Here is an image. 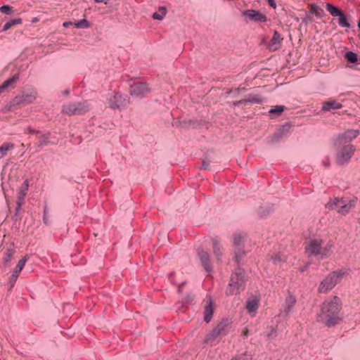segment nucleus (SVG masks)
I'll return each instance as SVG.
<instances>
[{"instance_id": "7", "label": "nucleus", "mask_w": 360, "mask_h": 360, "mask_svg": "<svg viewBox=\"0 0 360 360\" xmlns=\"http://www.w3.org/2000/svg\"><path fill=\"white\" fill-rule=\"evenodd\" d=\"M129 94L136 98H142L150 92L151 89L147 83L139 81H133L129 84Z\"/></svg>"}, {"instance_id": "24", "label": "nucleus", "mask_w": 360, "mask_h": 360, "mask_svg": "<svg viewBox=\"0 0 360 360\" xmlns=\"http://www.w3.org/2000/svg\"><path fill=\"white\" fill-rule=\"evenodd\" d=\"M30 256L28 255H25L22 259H20L14 269L12 271V274L19 276L20 271L22 270L25 266L26 262L29 259Z\"/></svg>"}, {"instance_id": "40", "label": "nucleus", "mask_w": 360, "mask_h": 360, "mask_svg": "<svg viewBox=\"0 0 360 360\" xmlns=\"http://www.w3.org/2000/svg\"><path fill=\"white\" fill-rule=\"evenodd\" d=\"M310 13L311 14H314L316 16H319L321 15V12H323V10L317 5L312 4H310Z\"/></svg>"}, {"instance_id": "46", "label": "nucleus", "mask_w": 360, "mask_h": 360, "mask_svg": "<svg viewBox=\"0 0 360 360\" xmlns=\"http://www.w3.org/2000/svg\"><path fill=\"white\" fill-rule=\"evenodd\" d=\"M243 238L240 234L236 235L233 238V243L237 246H240L242 244Z\"/></svg>"}, {"instance_id": "14", "label": "nucleus", "mask_w": 360, "mask_h": 360, "mask_svg": "<svg viewBox=\"0 0 360 360\" xmlns=\"http://www.w3.org/2000/svg\"><path fill=\"white\" fill-rule=\"evenodd\" d=\"M29 188V181L27 179L25 180L21 186L19 188L18 191V199H17V212H20L23 204L25 196L27 194V191Z\"/></svg>"}, {"instance_id": "30", "label": "nucleus", "mask_w": 360, "mask_h": 360, "mask_svg": "<svg viewBox=\"0 0 360 360\" xmlns=\"http://www.w3.org/2000/svg\"><path fill=\"white\" fill-rule=\"evenodd\" d=\"M221 335L215 328L207 335L204 342L205 344H210L213 342L218 336Z\"/></svg>"}, {"instance_id": "33", "label": "nucleus", "mask_w": 360, "mask_h": 360, "mask_svg": "<svg viewBox=\"0 0 360 360\" xmlns=\"http://www.w3.org/2000/svg\"><path fill=\"white\" fill-rule=\"evenodd\" d=\"M252 355L249 352H245L241 354H236L234 356L232 357L231 360H252Z\"/></svg>"}, {"instance_id": "1", "label": "nucleus", "mask_w": 360, "mask_h": 360, "mask_svg": "<svg viewBox=\"0 0 360 360\" xmlns=\"http://www.w3.org/2000/svg\"><path fill=\"white\" fill-rule=\"evenodd\" d=\"M360 134L358 129H348L338 134L334 139L335 161L339 166L347 165L355 152V147L351 142Z\"/></svg>"}, {"instance_id": "17", "label": "nucleus", "mask_w": 360, "mask_h": 360, "mask_svg": "<svg viewBox=\"0 0 360 360\" xmlns=\"http://www.w3.org/2000/svg\"><path fill=\"white\" fill-rule=\"evenodd\" d=\"M213 253L218 262H221L224 255V248L220 245L217 238H212Z\"/></svg>"}, {"instance_id": "37", "label": "nucleus", "mask_w": 360, "mask_h": 360, "mask_svg": "<svg viewBox=\"0 0 360 360\" xmlns=\"http://www.w3.org/2000/svg\"><path fill=\"white\" fill-rule=\"evenodd\" d=\"M346 60L350 63H355L358 61V56L353 51H348L345 56Z\"/></svg>"}, {"instance_id": "53", "label": "nucleus", "mask_w": 360, "mask_h": 360, "mask_svg": "<svg viewBox=\"0 0 360 360\" xmlns=\"http://www.w3.org/2000/svg\"><path fill=\"white\" fill-rule=\"evenodd\" d=\"M309 264H310V263H307L305 266H302V267H300V271L301 272L304 271L308 268V266H309Z\"/></svg>"}, {"instance_id": "45", "label": "nucleus", "mask_w": 360, "mask_h": 360, "mask_svg": "<svg viewBox=\"0 0 360 360\" xmlns=\"http://www.w3.org/2000/svg\"><path fill=\"white\" fill-rule=\"evenodd\" d=\"M240 91H245L246 89L245 87H243V88L239 87V88L235 89L233 90H231L229 91V94H231L233 97H237V96H238Z\"/></svg>"}, {"instance_id": "57", "label": "nucleus", "mask_w": 360, "mask_h": 360, "mask_svg": "<svg viewBox=\"0 0 360 360\" xmlns=\"http://www.w3.org/2000/svg\"><path fill=\"white\" fill-rule=\"evenodd\" d=\"M185 283L183 282L181 284L179 285V291L181 290V288L184 285Z\"/></svg>"}, {"instance_id": "15", "label": "nucleus", "mask_w": 360, "mask_h": 360, "mask_svg": "<svg viewBox=\"0 0 360 360\" xmlns=\"http://www.w3.org/2000/svg\"><path fill=\"white\" fill-rule=\"evenodd\" d=\"M214 311V304L211 297H208L207 302L204 308V321L206 323L211 321Z\"/></svg>"}, {"instance_id": "8", "label": "nucleus", "mask_w": 360, "mask_h": 360, "mask_svg": "<svg viewBox=\"0 0 360 360\" xmlns=\"http://www.w3.org/2000/svg\"><path fill=\"white\" fill-rule=\"evenodd\" d=\"M127 96L119 92L115 93L108 98V105L112 109H122L127 105Z\"/></svg>"}, {"instance_id": "12", "label": "nucleus", "mask_w": 360, "mask_h": 360, "mask_svg": "<svg viewBox=\"0 0 360 360\" xmlns=\"http://www.w3.org/2000/svg\"><path fill=\"white\" fill-rule=\"evenodd\" d=\"M243 15L249 18L250 20L255 22H266L268 20L266 15L255 9H247L244 11Z\"/></svg>"}, {"instance_id": "19", "label": "nucleus", "mask_w": 360, "mask_h": 360, "mask_svg": "<svg viewBox=\"0 0 360 360\" xmlns=\"http://www.w3.org/2000/svg\"><path fill=\"white\" fill-rule=\"evenodd\" d=\"M19 79V75L15 74L13 77L8 78L0 85V94L3 93L8 87L14 88L15 83Z\"/></svg>"}, {"instance_id": "32", "label": "nucleus", "mask_w": 360, "mask_h": 360, "mask_svg": "<svg viewBox=\"0 0 360 360\" xmlns=\"http://www.w3.org/2000/svg\"><path fill=\"white\" fill-rule=\"evenodd\" d=\"M167 14V8L165 6H160L159 8L158 12H155L153 14V18L155 20H161L164 18V17Z\"/></svg>"}, {"instance_id": "47", "label": "nucleus", "mask_w": 360, "mask_h": 360, "mask_svg": "<svg viewBox=\"0 0 360 360\" xmlns=\"http://www.w3.org/2000/svg\"><path fill=\"white\" fill-rule=\"evenodd\" d=\"M210 164V160H202V165L200 167V169H209Z\"/></svg>"}, {"instance_id": "50", "label": "nucleus", "mask_w": 360, "mask_h": 360, "mask_svg": "<svg viewBox=\"0 0 360 360\" xmlns=\"http://www.w3.org/2000/svg\"><path fill=\"white\" fill-rule=\"evenodd\" d=\"M18 212H17V207H15V214L12 217L13 220L18 221V219H20V217L18 215Z\"/></svg>"}, {"instance_id": "22", "label": "nucleus", "mask_w": 360, "mask_h": 360, "mask_svg": "<svg viewBox=\"0 0 360 360\" xmlns=\"http://www.w3.org/2000/svg\"><path fill=\"white\" fill-rule=\"evenodd\" d=\"M281 41L282 38L281 37L279 32L276 30H274V35L271 39L269 46L272 49L278 50L280 48Z\"/></svg>"}, {"instance_id": "55", "label": "nucleus", "mask_w": 360, "mask_h": 360, "mask_svg": "<svg viewBox=\"0 0 360 360\" xmlns=\"http://www.w3.org/2000/svg\"><path fill=\"white\" fill-rule=\"evenodd\" d=\"M28 130H29L30 133H31V134H39V131L32 129L31 128H28Z\"/></svg>"}, {"instance_id": "6", "label": "nucleus", "mask_w": 360, "mask_h": 360, "mask_svg": "<svg viewBox=\"0 0 360 360\" xmlns=\"http://www.w3.org/2000/svg\"><path fill=\"white\" fill-rule=\"evenodd\" d=\"M89 110L86 101L70 103L62 105L61 112L68 115H82Z\"/></svg>"}, {"instance_id": "52", "label": "nucleus", "mask_w": 360, "mask_h": 360, "mask_svg": "<svg viewBox=\"0 0 360 360\" xmlns=\"http://www.w3.org/2000/svg\"><path fill=\"white\" fill-rule=\"evenodd\" d=\"M276 335V331L274 328H272L271 332L268 334L269 337H274Z\"/></svg>"}, {"instance_id": "41", "label": "nucleus", "mask_w": 360, "mask_h": 360, "mask_svg": "<svg viewBox=\"0 0 360 360\" xmlns=\"http://www.w3.org/2000/svg\"><path fill=\"white\" fill-rule=\"evenodd\" d=\"M0 11L6 15H12L14 12L13 8L9 5H4L1 6Z\"/></svg>"}, {"instance_id": "56", "label": "nucleus", "mask_w": 360, "mask_h": 360, "mask_svg": "<svg viewBox=\"0 0 360 360\" xmlns=\"http://www.w3.org/2000/svg\"><path fill=\"white\" fill-rule=\"evenodd\" d=\"M62 94L64 96H68L70 94V90L69 89H65V91H63Z\"/></svg>"}, {"instance_id": "16", "label": "nucleus", "mask_w": 360, "mask_h": 360, "mask_svg": "<svg viewBox=\"0 0 360 360\" xmlns=\"http://www.w3.org/2000/svg\"><path fill=\"white\" fill-rule=\"evenodd\" d=\"M232 321L230 319H222L214 328L222 336L228 334Z\"/></svg>"}, {"instance_id": "38", "label": "nucleus", "mask_w": 360, "mask_h": 360, "mask_svg": "<svg viewBox=\"0 0 360 360\" xmlns=\"http://www.w3.org/2000/svg\"><path fill=\"white\" fill-rule=\"evenodd\" d=\"M285 109V107L284 105H276L275 107L270 109L269 112L271 116L274 115H280L284 111Z\"/></svg>"}, {"instance_id": "49", "label": "nucleus", "mask_w": 360, "mask_h": 360, "mask_svg": "<svg viewBox=\"0 0 360 360\" xmlns=\"http://www.w3.org/2000/svg\"><path fill=\"white\" fill-rule=\"evenodd\" d=\"M269 5L273 8H276V3L275 1V0H266Z\"/></svg>"}, {"instance_id": "59", "label": "nucleus", "mask_w": 360, "mask_h": 360, "mask_svg": "<svg viewBox=\"0 0 360 360\" xmlns=\"http://www.w3.org/2000/svg\"><path fill=\"white\" fill-rule=\"evenodd\" d=\"M358 27H359V29L360 30V18H359V22H358Z\"/></svg>"}, {"instance_id": "44", "label": "nucleus", "mask_w": 360, "mask_h": 360, "mask_svg": "<svg viewBox=\"0 0 360 360\" xmlns=\"http://www.w3.org/2000/svg\"><path fill=\"white\" fill-rule=\"evenodd\" d=\"M18 277V276L15 275L13 274H12L11 276H10L9 280H8V284H9L8 291H11L12 290V288H13L14 284L16 282Z\"/></svg>"}, {"instance_id": "29", "label": "nucleus", "mask_w": 360, "mask_h": 360, "mask_svg": "<svg viewBox=\"0 0 360 360\" xmlns=\"http://www.w3.org/2000/svg\"><path fill=\"white\" fill-rule=\"evenodd\" d=\"M21 23H22V19L20 18L11 19L5 23L1 31L5 32V31L9 30L13 26L18 25V24H21Z\"/></svg>"}, {"instance_id": "18", "label": "nucleus", "mask_w": 360, "mask_h": 360, "mask_svg": "<svg viewBox=\"0 0 360 360\" xmlns=\"http://www.w3.org/2000/svg\"><path fill=\"white\" fill-rule=\"evenodd\" d=\"M51 134L50 132L41 134L38 136L39 141L37 143L38 147L47 146L50 144H56V142H51Z\"/></svg>"}, {"instance_id": "20", "label": "nucleus", "mask_w": 360, "mask_h": 360, "mask_svg": "<svg viewBox=\"0 0 360 360\" xmlns=\"http://www.w3.org/2000/svg\"><path fill=\"white\" fill-rule=\"evenodd\" d=\"M342 106V104L338 103L335 100H330L323 103L321 110L325 112H329L332 110L340 109Z\"/></svg>"}, {"instance_id": "23", "label": "nucleus", "mask_w": 360, "mask_h": 360, "mask_svg": "<svg viewBox=\"0 0 360 360\" xmlns=\"http://www.w3.org/2000/svg\"><path fill=\"white\" fill-rule=\"evenodd\" d=\"M333 244L329 241L324 247L321 246V259L328 258L333 252Z\"/></svg>"}, {"instance_id": "34", "label": "nucleus", "mask_w": 360, "mask_h": 360, "mask_svg": "<svg viewBox=\"0 0 360 360\" xmlns=\"http://www.w3.org/2000/svg\"><path fill=\"white\" fill-rule=\"evenodd\" d=\"M259 304L256 300H250L248 301L246 308L248 312H255L258 309Z\"/></svg>"}, {"instance_id": "28", "label": "nucleus", "mask_w": 360, "mask_h": 360, "mask_svg": "<svg viewBox=\"0 0 360 360\" xmlns=\"http://www.w3.org/2000/svg\"><path fill=\"white\" fill-rule=\"evenodd\" d=\"M326 10L329 12V13L333 17H338L342 12L338 7L332 5L330 3L326 4Z\"/></svg>"}, {"instance_id": "48", "label": "nucleus", "mask_w": 360, "mask_h": 360, "mask_svg": "<svg viewBox=\"0 0 360 360\" xmlns=\"http://www.w3.org/2000/svg\"><path fill=\"white\" fill-rule=\"evenodd\" d=\"M246 103H245V99H241L240 101H234L233 103V106L234 107H238L240 105H245Z\"/></svg>"}, {"instance_id": "10", "label": "nucleus", "mask_w": 360, "mask_h": 360, "mask_svg": "<svg viewBox=\"0 0 360 360\" xmlns=\"http://www.w3.org/2000/svg\"><path fill=\"white\" fill-rule=\"evenodd\" d=\"M292 124L289 122H287L282 126L273 134L271 138V143H276L283 139L284 138L288 137L290 134V129Z\"/></svg>"}, {"instance_id": "43", "label": "nucleus", "mask_w": 360, "mask_h": 360, "mask_svg": "<svg viewBox=\"0 0 360 360\" xmlns=\"http://www.w3.org/2000/svg\"><path fill=\"white\" fill-rule=\"evenodd\" d=\"M180 124L184 127H192L193 128L197 127V126L198 124L197 122L191 120H184Z\"/></svg>"}, {"instance_id": "5", "label": "nucleus", "mask_w": 360, "mask_h": 360, "mask_svg": "<svg viewBox=\"0 0 360 360\" xmlns=\"http://www.w3.org/2000/svg\"><path fill=\"white\" fill-rule=\"evenodd\" d=\"M345 274V271L342 269L334 271L321 282L318 290L321 293H327L331 290L340 281Z\"/></svg>"}, {"instance_id": "25", "label": "nucleus", "mask_w": 360, "mask_h": 360, "mask_svg": "<svg viewBox=\"0 0 360 360\" xmlns=\"http://www.w3.org/2000/svg\"><path fill=\"white\" fill-rule=\"evenodd\" d=\"M14 149V144L11 142L4 143L0 146V160L7 155L8 151Z\"/></svg>"}, {"instance_id": "13", "label": "nucleus", "mask_w": 360, "mask_h": 360, "mask_svg": "<svg viewBox=\"0 0 360 360\" xmlns=\"http://www.w3.org/2000/svg\"><path fill=\"white\" fill-rule=\"evenodd\" d=\"M198 256L201 262L202 266L205 270L210 273L212 271V267L210 263V254L201 248L197 250Z\"/></svg>"}, {"instance_id": "42", "label": "nucleus", "mask_w": 360, "mask_h": 360, "mask_svg": "<svg viewBox=\"0 0 360 360\" xmlns=\"http://www.w3.org/2000/svg\"><path fill=\"white\" fill-rule=\"evenodd\" d=\"M195 295L192 292L188 293L185 297L182 298L181 302L183 305L190 304L194 300Z\"/></svg>"}, {"instance_id": "11", "label": "nucleus", "mask_w": 360, "mask_h": 360, "mask_svg": "<svg viewBox=\"0 0 360 360\" xmlns=\"http://www.w3.org/2000/svg\"><path fill=\"white\" fill-rule=\"evenodd\" d=\"M36 97V90L30 89L23 91L20 96H16L14 99V102L16 104H30L35 101Z\"/></svg>"}, {"instance_id": "36", "label": "nucleus", "mask_w": 360, "mask_h": 360, "mask_svg": "<svg viewBox=\"0 0 360 360\" xmlns=\"http://www.w3.org/2000/svg\"><path fill=\"white\" fill-rule=\"evenodd\" d=\"M74 25L77 28L85 29L90 26V22L86 19H82L74 22Z\"/></svg>"}, {"instance_id": "21", "label": "nucleus", "mask_w": 360, "mask_h": 360, "mask_svg": "<svg viewBox=\"0 0 360 360\" xmlns=\"http://www.w3.org/2000/svg\"><path fill=\"white\" fill-rule=\"evenodd\" d=\"M296 302V299L293 295H289L285 302V305L283 307V315L287 316L289 313L291 311L292 307L295 305Z\"/></svg>"}, {"instance_id": "26", "label": "nucleus", "mask_w": 360, "mask_h": 360, "mask_svg": "<svg viewBox=\"0 0 360 360\" xmlns=\"http://www.w3.org/2000/svg\"><path fill=\"white\" fill-rule=\"evenodd\" d=\"M15 250L13 248H7L4 252V257L3 259V264L5 267L10 266V262L13 257Z\"/></svg>"}, {"instance_id": "2", "label": "nucleus", "mask_w": 360, "mask_h": 360, "mask_svg": "<svg viewBox=\"0 0 360 360\" xmlns=\"http://www.w3.org/2000/svg\"><path fill=\"white\" fill-rule=\"evenodd\" d=\"M341 309V302L338 296H333L326 300L321 307L318 321L328 328L335 326L342 319L340 315Z\"/></svg>"}, {"instance_id": "3", "label": "nucleus", "mask_w": 360, "mask_h": 360, "mask_svg": "<svg viewBox=\"0 0 360 360\" xmlns=\"http://www.w3.org/2000/svg\"><path fill=\"white\" fill-rule=\"evenodd\" d=\"M245 271L240 267L236 269L232 273L230 282L227 288L225 290V293L227 296L233 295H238L240 293L245 289Z\"/></svg>"}, {"instance_id": "31", "label": "nucleus", "mask_w": 360, "mask_h": 360, "mask_svg": "<svg viewBox=\"0 0 360 360\" xmlns=\"http://www.w3.org/2000/svg\"><path fill=\"white\" fill-rule=\"evenodd\" d=\"M338 17H339L338 25L341 27H344V28H350L351 27V25L349 22L348 19H347L346 15L343 12H342V13Z\"/></svg>"}, {"instance_id": "9", "label": "nucleus", "mask_w": 360, "mask_h": 360, "mask_svg": "<svg viewBox=\"0 0 360 360\" xmlns=\"http://www.w3.org/2000/svg\"><path fill=\"white\" fill-rule=\"evenodd\" d=\"M322 239H311L305 247V252L309 256L318 257L321 259Z\"/></svg>"}, {"instance_id": "35", "label": "nucleus", "mask_w": 360, "mask_h": 360, "mask_svg": "<svg viewBox=\"0 0 360 360\" xmlns=\"http://www.w3.org/2000/svg\"><path fill=\"white\" fill-rule=\"evenodd\" d=\"M270 260L275 264H278L285 262V257L280 253L270 257Z\"/></svg>"}, {"instance_id": "27", "label": "nucleus", "mask_w": 360, "mask_h": 360, "mask_svg": "<svg viewBox=\"0 0 360 360\" xmlns=\"http://www.w3.org/2000/svg\"><path fill=\"white\" fill-rule=\"evenodd\" d=\"M246 104H260L263 102L262 99L255 94H248L245 98Z\"/></svg>"}, {"instance_id": "58", "label": "nucleus", "mask_w": 360, "mask_h": 360, "mask_svg": "<svg viewBox=\"0 0 360 360\" xmlns=\"http://www.w3.org/2000/svg\"><path fill=\"white\" fill-rule=\"evenodd\" d=\"M96 3H105V0H94Z\"/></svg>"}, {"instance_id": "54", "label": "nucleus", "mask_w": 360, "mask_h": 360, "mask_svg": "<svg viewBox=\"0 0 360 360\" xmlns=\"http://www.w3.org/2000/svg\"><path fill=\"white\" fill-rule=\"evenodd\" d=\"M43 220H44V223H45L46 224H48V219H47L46 214V212H45V211H44V212Z\"/></svg>"}, {"instance_id": "39", "label": "nucleus", "mask_w": 360, "mask_h": 360, "mask_svg": "<svg viewBox=\"0 0 360 360\" xmlns=\"http://www.w3.org/2000/svg\"><path fill=\"white\" fill-rule=\"evenodd\" d=\"M245 255V252L241 250H238L235 252V257L233 258L236 263L239 265L241 259Z\"/></svg>"}, {"instance_id": "4", "label": "nucleus", "mask_w": 360, "mask_h": 360, "mask_svg": "<svg viewBox=\"0 0 360 360\" xmlns=\"http://www.w3.org/2000/svg\"><path fill=\"white\" fill-rule=\"evenodd\" d=\"M356 202L357 198L356 197L349 200L344 198H335L330 199L327 206L329 209L335 210L338 213L345 215L356 206Z\"/></svg>"}, {"instance_id": "51", "label": "nucleus", "mask_w": 360, "mask_h": 360, "mask_svg": "<svg viewBox=\"0 0 360 360\" xmlns=\"http://www.w3.org/2000/svg\"><path fill=\"white\" fill-rule=\"evenodd\" d=\"M72 25H74V22H72L71 21H65L63 22V26L64 27H68L69 26Z\"/></svg>"}]
</instances>
